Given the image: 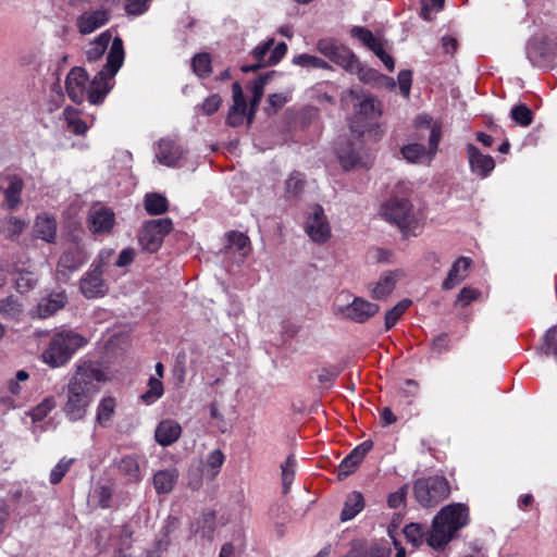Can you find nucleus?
I'll list each match as a JSON object with an SVG mask.
<instances>
[{
    "label": "nucleus",
    "mask_w": 557,
    "mask_h": 557,
    "mask_svg": "<svg viewBox=\"0 0 557 557\" xmlns=\"http://www.w3.org/2000/svg\"><path fill=\"white\" fill-rule=\"evenodd\" d=\"M124 55L123 40L115 37L110 46L104 67L95 75L92 81H89L84 69H72L65 81L70 99L75 103H82L85 99L91 104L101 103L111 89L110 81L124 62Z\"/></svg>",
    "instance_id": "f257e3e1"
},
{
    "label": "nucleus",
    "mask_w": 557,
    "mask_h": 557,
    "mask_svg": "<svg viewBox=\"0 0 557 557\" xmlns=\"http://www.w3.org/2000/svg\"><path fill=\"white\" fill-rule=\"evenodd\" d=\"M469 523V508L454 503L443 507L433 518L432 527L425 531L419 523H410L403 530L408 543L419 547L424 541L433 549L440 550Z\"/></svg>",
    "instance_id": "f03ea898"
},
{
    "label": "nucleus",
    "mask_w": 557,
    "mask_h": 557,
    "mask_svg": "<svg viewBox=\"0 0 557 557\" xmlns=\"http://www.w3.org/2000/svg\"><path fill=\"white\" fill-rule=\"evenodd\" d=\"M107 376L98 364L90 360H79L76 370L66 385V401L63 406L65 417L76 422L83 420L94 397L99 392V384Z\"/></svg>",
    "instance_id": "7ed1b4c3"
},
{
    "label": "nucleus",
    "mask_w": 557,
    "mask_h": 557,
    "mask_svg": "<svg viewBox=\"0 0 557 557\" xmlns=\"http://www.w3.org/2000/svg\"><path fill=\"white\" fill-rule=\"evenodd\" d=\"M87 339L77 332L63 330L54 333L41 352V359L50 368L65 366Z\"/></svg>",
    "instance_id": "20e7f679"
},
{
    "label": "nucleus",
    "mask_w": 557,
    "mask_h": 557,
    "mask_svg": "<svg viewBox=\"0 0 557 557\" xmlns=\"http://www.w3.org/2000/svg\"><path fill=\"white\" fill-rule=\"evenodd\" d=\"M380 214L387 222L396 225L406 237L416 235L419 230V220L407 197L392 196L381 206Z\"/></svg>",
    "instance_id": "39448f33"
},
{
    "label": "nucleus",
    "mask_w": 557,
    "mask_h": 557,
    "mask_svg": "<svg viewBox=\"0 0 557 557\" xmlns=\"http://www.w3.org/2000/svg\"><path fill=\"white\" fill-rule=\"evenodd\" d=\"M416 500L425 508L437 506L450 494L448 481L441 475L420 478L413 483Z\"/></svg>",
    "instance_id": "423d86ee"
},
{
    "label": "nucleus",
    "mask_w": 557,
    "mask_h": 557,
    "mask_svg": "<svg viewBox=\"0 0 557 557\" xmlns=\"http://www.w3.org/2000/svg\"><path fill=\"white\" fill-rule=\"evenodd\" d=\"M317 47L318 50L332 62L350 73L360 74V78L366 79V75L361 74V63L348 48L332 39H321L318 41Z\"/></svg>",
    "instance_id": "0eeeda50"
},
{
    "label": "nucleus",
    "mask_w": 557,
    "mask_h": 557,
    "mask_svg": "<svg viewBox=\"0 0 557 557\" xmlns=\"http://www.w3.org/2000/svg\"><path fill=\"white\" fill-rule=\"evenodd\" d=\"M274 39H268L259 44L251 51V58L255 63L250 65H243L240 70L244 73L255 72L261 67L272 66L277 64L287 52L285 42H278L275 47Z\"/></svg>",
    "instance_id": "6e6552de"
},
{
    "label": "nucleus",
    "mask_w": 557,
    "mask_h": 557,
    "mask_svg": "<svg viewBox=\"0 0 557 557\" xmlns=\"http://www.w3.org/2000/svg\"><path fill=\"white\" fill-rule=\"evenodd\" d=\"M441 140V128L433 127L432 133L429 136V147L425 148L423 145L419 143H412L405 145L400 149V153L403 158L409 162L414 164L426 163L430 164L434 159Z\"/></svg>",
    "instance_id": "1a4fd4ad"
},
{
    "label": "nucleus",
    "mask_w": 557,
    "mask_h": 557,
    "mask_svg": "<svg viewBox=\"0 0 557 557\" xmlns=\"http://www.w3.org/2000/svg\"><path fill=\"white\" fill-rule=\"evenodd\" d=\"M102 261L94 262L88 272H86L79 281V289L82 294L88 298L103 297L108 292V285L103 280Z\"/></svg>",
    "instance_id": "9d476101"
},
{
    "label": "nucleus",
    "mask_w": 557,
    "mask_h": 557,
    "mask_svg": "<svg viewBox=\"0 0 557 557\" xmlns=\"http://www.w3.org/2000/svg\"><path fill=\"white\" fill-rule=\"evenodd\" d=\"M114 4L115 2L104 4L103 1H101V7L99 9L84 11L76 18L78 33L82 35H88L106 25L110 20V8Z\"/></svg>",
    "instance_id": "9b49d317"
},
{
    "label": "nucleus",
    "mask_w": 557,
    "mask_h": 557,
    "mask_svg": "<svg viewBox=\"0 0 557 557\" xmlns=\"http://www.w3.org/2000/svg\"><path fill=\"white\" fill-rule=\"evenodd\" d=\"M380 311V306L361 297H355L346 306H338L337 313L356 323H364Z\"/></svg>",
    "instance_id": "f8f14e48"
},
{
    "label": "nucleus",
    "mask_w": 557,
    "mask_h": 557,
    "mask_svg": "<svg viewBox=\"0 0 557 557\" xmlns=\"http://www.w3.org/2000/svg\"><path fill=\"white\" fill-rule=\"evenodd\" d=\"M24 180L15 173L0 175V190L4 196L3 207L8 210H16L22 202Z\"/></svg>",
    "instance_id": "ddd939ff"
},
{
    "label": "nucleus",
    "mask_w": 557,
    "mask_h": 557,
    "mask_svg": "<svg viewBox=\"0 0 557 557\" xmlns=\"http://www.w3.org/2000/svg\"><path fill=\"white\" fill-rule=\"evenodd\" d=\"M306 232L313 242H326L330 237V225L319 205L312 208L306 222Z\"/></svg>",
    "instance_id": "4468645a"
},
{
    "label": "nucleus",
    "mask_w": 557,
    "mask_h": 557,
    "mask_svg": "<svg viewBox=\"0 0 557 557\" xmlns=\"http://www.w3.org/2000/svg\"><path fill=\"white\" fill-rule=\"evenodd\" d=\"M466 154L471 172L481 178L487 177L495 168L494 159L483 154L473 144H467Z\"/></svg>",
    "instance_id": "2eb2a0df"
},
{
    "label": "nucleus",
    "mask_w": 557,
    "mask_h": 557,
    "mask_svg": "<svg viewBox=\"0 0 557 557\" xmlns=\"http://www.w3.org/2000/svg\"><path fill=\"white\" fill-rule=\"evenodd\" d=\"M373 442L368 440L355 447L339 463L337 478L343 480L352 474L364 459L366 455L372 449Z\"/></svg>",
    "instance_id": "dca6fc26"
},
{
    "label": "nucleus",
    "mask_w": 557,
    "mask_h": 557,
    "mask_svg": "<svg viewBox=\"0 0 557 557\" xmlns=\"http://www.w3.org/2000/svg\"><path fill=\"white\" fill-rule=\"evenodd\" d=\"M87 261V253L81 246H70L60 257L57 272L64 278L77 271Z\"/></svg>",
    "instance_id": "f3484780"
},
{
    "label": "nucleus",
    "mask_w": 557,
    "mask_h": 557,
    "mask_svg": "<svg viewBox=\"0 0 557 557\" xmlns=\"http://www.w3.org/2000/svg\"><path fill=\"white\" fill-rule=\"evenodd\" d=\"M233 104L228 110L226 122L230 126L242 125L245 120L248 121L247 103L244 97L243 88L238 82L232 85Z\"/></svg>",
    "instance_id": "a211bd4d"
},
{
    "label": "nucleus",
    "mask_w": 557,
    "mask_h": 557,
    "mask_svg": "<svg viewBox=\"0 0 557 557\" xmlns=\"http://www.w3.org/2000/svg\"><path fill=\"white\" fill-rule=\"evenodd\" d=\"M170 219L151 220L144 224L141 244H162L164 237L172 231Z\"/></svg>",
    "instance_id": "6ab92c4d"
},
{
    "label": "nucleus",
    "mask_w": 557,
    "mask_h": 557,
    "mask_svg": "<svg viewBox=\"0 0 557 557\" xmlns=\"http://www.w3.org/2000/svg\"><path fill=\"white\" fill-rule=\"evenodd\" d=\"M401 275L403 272L400 270L383 272L377 282L369 285L371 297L376 300L388 297L395 289Z\"/></svg>",
    "instance_id": "aec40b11"
},
{
    "label": "nucleus",
    "mask_w": 557,
    "mask_h": 557,
    "mask_svg": "<svg viewBox=\"0 0 557 557\" xmlns=\"http://www.w3.org/2000/svg\"><path fill=\"white\" fill-rule=\"evenodd\" d=\"M114 225V213L106 207H92L88 215V226L91 233H108Z\"/></svg>",
    "instance_id": "412c9836"
},
{
    "label": "nucleus",
    "mask_w": 557,
    "mask_h": 557,
    "mask_svg": "<svg viewBox=\"0 0 557 557\" xmlns=\"http://www.w3.org/2000/svg\"><path fill=\"white\" fill-rule=\"evenodd\" d=\"M67 302V296L64 290L51 293L42 297L37 307L38 318L46 319L61 310Z\"/></svg>",
    "instance_id": "4be33fe9"
},
{
    "label": "nucleus",
    "mask_w": 557,
    "mask_h": 557,
    "mask_svg": "<svg viewBox=\"0 0 557 557\" xmlns=\"http://www.w3.org/2000/svg\"><path fill=\"white\" fill-rule=\"evenodd\" d=\"M115 465L127 484H138L143 480L137 455H125L117 459Z\"/></svg>",
    "instance_id": "5701e85b"
},
{
    "label": "nucleus",
    "mask_w": 557,
    "mask_h": 557,
    "mask_svg": "<svg viewBox=\"0 0 557 557\" xmlns=\"http://www.w3.org/2000/svg\"><path fill=\"white\" fill-rule=\"evenodd\" d=\"M184 154L183 148L172 139H161L156 153L157 160L166 166H175Z\"/></svg>",
    "instance_id": "b1692460"
},
{
    "label": "nucleus",
    "mask_w": 557,
    "mask_h": 557,
    "mask_svg": "<svg viewBox=\"0 0 557 557\" xmlns=\"http://www.w3.org/2000/svg\"><path fill=\"white\" fill-rule=\"evenodd\" d=\"M182 434L181 424L172 419L162 420L154 432L156 441L159 445L168 447L175 443Z\"/></svg>",
    "instance_id": "393cba45"
},
{
    "label": "nucleus",
    "mask_w": 557,
    "mask_h": 557,
    "mask_svg": "<svg viewBox=\"0 0 557 557\" xmlns=\"http://www.w3.org/2000/svg\"><path fill=\"white\" fill-rule=\"evenodd\" d=\"M472 261L468 257L458 258L451 265L447 277L443 282V289H453L456 285L461 283L467 276Z\"/></svg>",
    "instance_id": "a878e982"
},
{
    "label": "nucleus",
    "mask_w": 557,
    "mask_h": 557,
    "mask_svg": "<svg viewBox=\"0 0 557 557\" xmlns=\"http://www.w3.org/2000/svg\"><path fill=\"white\" fill-rule=\"evenodd\" d=\"M36 236L47 243H52L57 234V221L48 213L37 215L34 224Z\"/></svg>",
    "instance_id": "bb28decb"
},
{
    "label": "nucleus",
    "mask_w": 557,
    "mask_h": 557,
    "mask_svg": "<svg viewBox=\"0 0 557 557\" xmlns=\"http://www.w3.org/2000/svg\"><path fill=\"white\" fill-rule=\"evenodd\" d=\"M13 274L15 275V288L18 293L25 294L36 287L38 274L30 267H18L15 264Z\"/></svg>",
    "instance_id": "cd10ccee"
},
{
    "label": "nucleus",
    "mask_w": 557,
    "mask_h": 557,
    "mask_svg": "<svg viewBox=\"0 0 557 557\" xmlns=\"http://www.w3.org/2000/svg\"><path fill=\"white\" fill-rule=\"evenodd\" d=\"M355 114L357 119L375 120L381 115L380 103L373 97L364 95L355 104Z\"/></svg>",
    "instance_id": "c85d7f7f"
},
{
    "label": "nucleus",
    "mask_w": 557,
    "mask_h": 557,
    "mask_svg": "<svg viewBox=\"0 0 557 557\" xmlns=\"http://www.w3.org/2000/svg\"><path fill=\"white\" fill-rule=\"evenodd\" d=\"M114 39L115 38L112 39L110 30L101 33L97 38L89 42L85 51L86 59L89 62L98 61L108 49L110 42L112 44Z\"/></svg>",
    "instance_id": "c756f323"
},
{
    "label": "nucleus",
    "mask_w": 557,
    "mask_h": 557,
    "mask_svg": "<svg viewBox=\"0 0 557 557\" xmlns=\"http://www.w3.org/2000/svg\"><path fill=\"white\" fill-rule=\"evenodd\" d=\"M364 508V498L363 495L354 491L347 495L346 500L344 503V508L341 512V521L346 522L354 519L359 512H361Z\"/></svg>",
    "instance_id": "7c9ffc66"
},
{
    "label": "nucleus",
    "mask_w": 557,
    "mask_h": 557,
    "mask_svg": "<svg viewBox=\"0 0 557 557\" xmlns=\"http://www.w3.org/2000/svg\"><path fill=\"white\" fill-rule=\"evenodd\" d=\"M178 473L175 469H165L160 470L153 475V486L158 494H168L170 493L176 482H177Z\"/></svg>",
    "instance_id": "2f4dec72"
},
{
    "label": "nucleus",
    "mask_w": 557,
    "mask_h": 557,
    "mask_svg": "<svg viewBox=\"0 0 557 557\" xmlns=\"http://www.w3.org/2000/svg\"><path fill=\"white\" fill-rule=\"evenodd\" d=\"M191 531L202 539L212 540L215 530L214 512L202 513L190 527Z\"/></svg>",
    "instance_id": "473e14b6"
},
{
    "label": "nucleus",
    "mask_w": 557,
    "mask_h": 557,
    "mask_svg": "<svg viewBox=\"0 0 557 557\" xmlns=\"http://www.w3.org/2000/svg\"><path fill=\"white\" fill-rule=\"evenodd\" d=\"M27 223L16 216H8L0 223V234L3 235V239L15 240L26 228Z\"/></svg>",
    "instance_id": "72a5a7b5"
},
{
    "label": "nucleus",
    "mask_w": 557,
    "mask_h": 557,
    "mask_svg": "<svg viewBox=\"0 0 557 557\" xmlns=\"http://www.w3.org/2000/svg\"><path fill=\"white\" fill-rule=\"evenodd\" d=\"M145 209L149 214L159 215L168 211V199L158 193H149L145 196Z\"/></svg>",
    "instance_id": "f704fd0d"
},
{
    "label": "nucleus",
    "mask_w": 557,
    "mask_h": 557,
    "mask_svg": "<svg viewBox=\"0 0 557 557\" xmlns=\"http://www.w3.org/2000/svg\"><path fill=\"white\" fill-rule=\"evenodd\" d=\"M116 407L115 398L108 396L100 400L97 407V422L101 426H107L111 421Z\"/></svg>",
    "instance_id": "c9c22d12"
},
{
    "label": "nucleus",
    "mask_w": 557,
    "mask_h": 557,
    "mask_svg": "<svg viewBox=\"0 0 557 557\" xmlns=\"http://www.w3.org/2000/svg\"><path fill=\"white\" fill-rule=\"evenodd\" d=\"M23 312V305L17 297L10 295L0 300V313L5 319H17Z\"/></svg>",
    "instance_id": "e433bc0d"
},
{
    "label": "nucleus",
    "mask_w": 557,
    "mask_h": 557,
    "mask_svg": "<svg viewBox=\"0 0 557 557\" xmlns=\"http://www.w3.org/2000/svg\"><path fill=\"white\" fill-rule=\"evenodd\" d=\"M147 387L148 389L140 396V400L146 405H152L162 397L164 393L163 384L160 379L150 376Z\"/></svg>",
    "instance_id": "4c0bfd02"
},
{
    "label": "nucleus",
    "mask_w": 557,
    "mask_h": 557,
    "mask_svg": "<svg viewBox=\"0 0 557 557\" xmlns=\"http://www.w3.org/2000/svg\"><path fill=\"white\" fill-rule=\"evenodd\" d=\"M411 304L412 301L410 299H403L385 313L384 324L386 331L391 330L397 323Z\"/></svg>",
    "instance_id": "58836bf2"
},
{
    "label": "nucleus",
    "mask_w": 557,
    "mask_h": 557,
    "mask_svg": "<svg viewBox=\"0 0 557 557\" xmlns=\"http://www.w3.org/2000/svg\"><path fill=\"white\" fill-rule=\"evenodd\" d=\"M510 117L519 126L527 127L533 122V112L528 106L520 103L512 107Z\"/></svg>",
    "instance_id": "ea45409f"
},
{
    "label": "nucleus",
    "mask_w": 557,
    "mask_h": 557,
    "mask_svg": "<svg viewBox=\"0 0 557 557\" xmlns=\"http://www.w3.org/2000/svg\"><path fill=\"white\" fill-rule=\"evenodd\" d=\"M193 70L199 77H208L211 72V58L208 53H198L193 58Z\"/></svg>",
    "instance_id": "a19ab883"
},
{
    "label": "nucleus",
    "mask_w": 557,
    "mask_h": 557,
    "mask_svg": "<svg viewBox=\"0 0 557 557\" xmlns=\"http://www.w3.org/2000/svg\"><path fill=\"white\" fill-rule=\"evenodd\" d=\"M296 458L294 455H289L285 462L281 466L282 469V483L283 492L286 494L293 483L295 476Z\"/></svg>",
    "instance_id": "79ce46f5"
},
{
    "label": "nucleus",
    "mask_w": 557,
    "mask_h": 557,
    "mask_svg": "<svg viewBox=\"0 0 557 557\" xmlns=\"http://www.w3.org/2000/svg\"><path fill=\"white\" fill-rule=\"evenodd\" d=\"M114 490L111 485H99L94 491V498L97 499L98 506L102 509L112 507Z\"/></svg>",
    "instance_id": "37998d69"
},
{
    "label": "nucleus",
    "mask_w": 557,
    "mask_h": 557,
    "mask_svg": "<svg viewBox=\"0 0 557 557\" xmlns=\"http://www.w3.org/2000/svg\"><path fill=\"white\" fill-rule=\"evenodd\" d=\"M293 63L302 67L327 69L329 64L321 58L302 53L294 57Z\"/></svg>",
    "instance_id": "c03bdc74"
},
{
    "label": "nucleus",
    "mask_w": 557,
    "mask_h": 557,
    "mask_svg": "<svg viewBox=\"0 0 557 557\" xmlns=\"http://www.w3.org/2000/svg\"><path fill=\"white\" fill-rule=\"evenodd\" d=\"M338 159L346 171L355 169L361 160L360 153L355 149H341L338 151Z\"/></svg>",
    "instance_id": "a18cd8bd"
},
{
    "label": "nucleus",
    "mask_w": 557,
    "mask_h": 557,
    "mask_svg": "<svg viewBox=\"0 0 557 557\" xmlns=\"http://www.w3.org/2000/svg\"><path fill=\"white\" fill-rule=\"evenodd\" d=\"M542 349L546 356H554L557 360V326H552L546 331Z\"/></svg>",
    "instance_id": "49530a36"
},
{
    "label": "nucleus",
    "mask_w": 557,
    "mask_h": 557,
    "mask_svg": "<svg viewBox=\"0 0 557 557\" xmlns=\"http://www.w3.org/2000/svg\"><path fill=\"white\" fill-rule=\"evenodd\" d=\"M64 115L67 121V126L76 135H84L88 129L86 122L75 116V110L66 108Z\"/></svg>",
    "instance_id": "de8ad7c7"
},
{
    "label": "nucleus",
    "mask_w": 557,
    "mask_h": 557,
    "mask_svg": "<svg viewBox=\"0 0 557 557\" xmlns=\"http://www.w3.org/2000/svg\"><path fill=\"white\" fill-rule=\"evenodd\" d=\"M305 178L299 172H293L286 181V193L290 197H297L304 190Z\"/></svg>",
    "instance_id": "09e8293b"
},
{
    "label": "nucleus",
    "mask_w": 557,
    "mask_h": 557,
    "mask_svg": "<svg viewBox=\"0 0 557 557\" xmlns=\"http://www.w3.org/2000/svg\"><path fill=\"white\" fill-rule=\"evenodd\" d=\"M55 407V400L53 397H47L45 398L40 404H38L33 410H32V419L34 421H41L44 420L48 413L54 409Z\"/></svg>",
    "instance_id": "8fccbe9b"
},
{
    "label": "nucleus",
    "mask_w": 557,
    "mask_h": 557,
    "mask_svg": "<svg viewBox=\"0 0 557 557\" xmlns=\"http://www.w3.org/2000/svg\"><path fill=\"white\" fill-rule=\"evenodd\" d=\"M73 462V459H61L51 470L49 481L51 484H58L62 481L66 472L70 470V467Z\"/></svg>",
    "instance_id": "3c124183"
},
{
    "label": "nucleus",
    "mask_w": 557,
    "mask_h": 557,
    "mask_svg": "<svg viewBox=\"0 0 557 557\" xmlns=\"http://www.w3.org/2000/svg\"><path fill=\"white\" fill-rule=\"evenodd\" d=\"M368 258L375 263H392L394 262V253L391 249L384 247H376L368 253Z\"/></svg>",
    "instance_id": "603ef678"
},
{
    "label": "nucleus",
    "mask_w": 557,
    "mask_h": 557,
    "mask_svg": "<svg viewBox=\"0 0 557 557\" xmlns=\"http://www.w3.org/2000/svg\"><path fill=\"white\" fill-rule=\"evenodd\" d=\"M225 456L222 453L221 449H214L212 450L207 459H206V467L212 471V475H216L220 468L224 463Z\"/></svg>",
    "instance_id": "864d4df0"
},
{
    "label": "nucleus",
    "mask_w": 557,
    "mask_h": 557,
    "mask_svg": "<svg viewBox=\"0 0 557 557\" xmlns=\"http://www.w3.org/2000/svg\"><path fill=\"white\" fill-rule=\"evenodd\" d=\"M392 549L385 545L373 544L361 552L359 557H389Z\"/></svg>",
    "instance_id": "5fc2aeb1"
},
{
    "label": "nucleus",
    "mask_w": 557,
    "mask_h": 557,
    "mask_svg": "<svg viewBox=\"0 0 557 557\" xmlns=\"http://www.w3.org/2000/svg\"><path fill=\"white\" fill-rule=\"evenodd\" d=\"M339 371L336 368H322L318 371V381L324 386L330 387L338 376Z\"/></svg>",
    "instance_id": "6e6d98bb"
},
{
    "label": "nucleus",
    "mask_w": 557,
    "mask_h": 557,
    "mask_svg": "<svg viewBox=\"0 0 557 557\" xmlns=\"http://www.w3.org/2000/svg\"><path fill=\"white\" fill-rule=\"evenodd\" d=\"M480 295V290L475 288L463 287L457 296V304H459L461 307H466L470 305L473 300L478 299Z\"/></svg>",
    "instance_id": "4d7b16f0"
},
{
    "label": "nucleus",
    "mask_w": 557,
    "mask_h": 557,
    "mask_svg": "<svg viewBox=\"0 0 557 557\" xmlns=\"http://www.w3.org/2000/svg\"><path fill=\"white\" fill-rule=\"evenodd\" d=\"M221 103H222V98L219 95L213 94L205 99V101L202 102L200 108H201L203 114L211 115L219 110V108L221 107Z\"/></svg>",
    "instance_id": "13d9d810"
},
{
    "label": "nucleus",
    "mask_w": 557,
    "mask_h": 557,
    "mask_svg": "<svg viewBox=\"0 0 557 557\" xmlns=\"http://www.w3.org/2000/svg\"><path fill=\"white\" fill-rule=\"evenodd\" d=\"M149 0H126L125 11L132 15H140L148 9Z\"/></svg>",
    "instance_id": "bf43d9fd"
},
{
    "label": "nucleus",
    "mask_w": 557,
    "mask_h": 557,
    "mask_svg": "<svg viewBox=\"0 0 557 557\" xmlns=\"http://www.w3.org/2000/svg\"><path fill=\"white\" fill-rule=\"evenodd\" d=\"M412 73L408 70L400 71L398 74V85L400 92L405 98H409Z\"/></svg>",
    "instance_id": "052dcab7"
},
{
    "label": "nucleus",
    "mask_w": 557,
    "mask_h": 557,
    "mask_svg": "<svg viewBox=\"0 0 557 557\" xmlns=\"http://www.w3.org/2000/svg\"><path fill=\"white\" fill-rule=\"evenodd\" d=\"M288 101V97L283 94H272L268 98V104L269 108H267V112L271 113L276 112L278 109H281L286 102Z\"/></svg>",
    "instance_id": "680f3d73"
},
{
    "label": "nucleus",
    "mask_w": 557,
    "mask_h": 557,
    "mask_svg": "<svg viewBox=\"0 0 557 557\" xmlns=\"http://www.w3.org/2000/svg\"><path fill=\"white\" fill-rule=\"evenodd\" d=\"M351 35L359 39L362 44H364L367 47H369L374 40L375 37L373 36L372 32L364 27L356 26L351 29Z\"/></svg>",
    "instance_id": "e2e57ef3"
},
{
    "label": "nucleus",
    "mask_w": 557,
    "mask_h": 557,
    "mask_svg": "<svg viewBox=\"0 0 557 557\" xmlns=\"http://www.w3.org/2000/svg\"><path fill=\"white\" fill-rule=\"evenodd\" d=\"M406 487H400L398 491L391 493L387 497V505L389 508L397 509L406 500Z\"/></svg>",
    "instance_id": "0e129e2a"
},
{
    "label": "nucleus",
    "mask_w": 557,
    "mask_h": 557,
    "mask_svg": "<svg viewBox=\"0 0 557 557\" xmlns=\"http://www.w3.org/2000/svg\"><path fill=\"white\" fill-rule=\"evenodd\" d=\"M444 0H422V14L425 20H430L432 10L438 11L443 8Z\"/></svg>",
    "instance_id": "69168bd1"
},
{
    "label": "nucleus",
    "mask_w": 557,
    "mask_h": 557,
    "mask_svg": "<svg viewBox=\"0 0 557 557\" xmlns=\"http://www.w3.org/2000/svg\"><path fill=\"white\" fill-rule=\"evenodd\" d=\"M28 377H29V375H28V373L25 370L17 371L16 372V379L15 380H11L9 382V385H8L9 391L13 395H18L21 393V389H22L18 382L26 381Z\"/></svg>",
    "instance_id": "338daca9"
},
{
    "label": "nucleus",
    "mask_w": 557,
    "mask_h": 557,
    "mask_svg": "<svg viewBox=\"0 0 557 557\" xmlns=\"http://www.w3.org/2000/svg\"><path fill=\"white\" fill-rule=\"evenodd\" d=\"M449 346V337L446 333L440 334L432 342V350L435 352H443L448 349Z\"/></svg>",
    "instance_id": "774afa93"
}]
</instances>
